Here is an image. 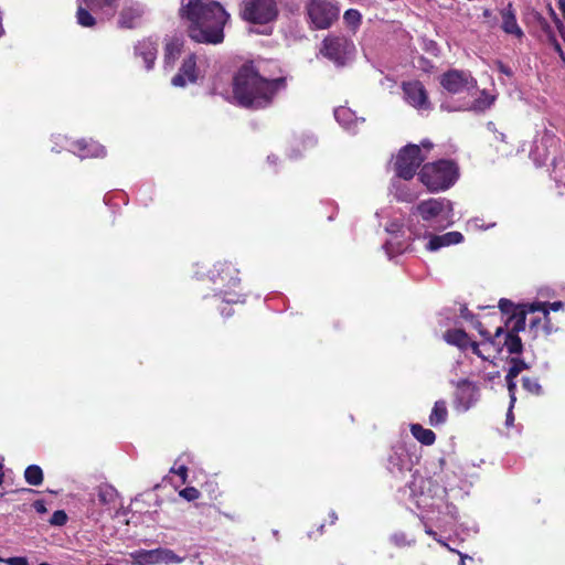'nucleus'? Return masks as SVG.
Segmentation results:
<instances>
[{"instance_id":"1","label":"nucleus","mask_w":565,"mask_h":565,"mask_svg":"<svg viewBox=\"0 0 565 565\" xmlns=\"http://www.w3.org/2000/svg\"><path fill=\"white\" fill-rule=\"evenodd\" d=\"M181 19L189 21L188 34L196 43L220 44L230 13L214 0H181Z\"/></svg>"},{"instance_id":"2","label":"nucleus","mask_w":565,"mask_h":565,"mask_svg":"<svg viewBox=\"0 0 565 565\" xmlns=\"http://www.w3.org/2000/svg\"><path fill=\"white\" fill-rule=\"evenodd\" d=\"M286 87V78L263 77L253 62L243 64L233 77V97L237 105L248 109L269 106L276 93Z\"/></svg>"},{"instance_id":"3","label":"nucleus","mask_w":565,"mask_h":565,"mask_svg":"<svg viewBox=\"0 0 565 565\" xmlns=\"http://www.w3.org/2000/svg\"><path fill=\"white\" fill-rule=\"evenodd\" d=\"M459 177V168L451 160L426 163L419 172L420 181L431 192L445 191L452 186Z\"/></svg>"},{"instance_id":"4","label":"nucleus","mask_w":565,"mask_h":565,"mask_svg":"<svg viewBox=\"0 0 565 565\" xmlns=\"http://www.w3.org/2000/svg\"><path fill=\"white\" fill-rule=\"evenodd\" d=\"M279 15L276 0H243L239 18L250 24L267 25L274 23Z\"/></svg>"},{"instance_id":"5","label":"nucleus","mask_w":565,"mask_h":565,"mask_svg":"<svg viewBox=\"0 0 565 565\" xmlns=\"http://www.w3.org/2000/svg\"><path fill=\"white\" fill-rule=\"evenodd\" d=\"M305 13L311 30H327L339 19L340 9L329 0H306Z\"/></svg>"},{"instance_id":"6","label":"nucleus","mask_w":565,"mask_h":565,"mask_svg":"<svg viewBox=\"0 0 565 565\" xmlns=\"http://www.w3.org/2000/svg\"><path fill=\"white\" fill-rule=\"evenodd\" d=\"M424 160L425 157L422 156L420 146L414 143L406 145L396 156L394 163L396 175L404 180L413 179Z\"/></svg>"},{"instance_id":"7","label":"nucleus","mask_w":565,"mask_h":565,"mask_svg":"<svg viewBox=\"0 0 565 565\" xmlns=\"http://www.w3.org/2000/svg\"><path fill=\"white\" fill-rule=\"evenodd\" d=\"M119 0H78L76 10V22L83 28H94L97 24L94 12L115 11Z\"/></svg>"},{"instance_id":"8","label":"nucleus","mask_w":565,"mask_h":565,"mask_svg":"<svg viewBox=\"0 0 565 565\" xmlns=\"http://www.w3.org/2000/svg\"><path fill=\"white\" fill-rule=\"evenodd\" d=\"M351 47L353 44L345 36L330 34L322 41L320 53L337 65L343 66Z\"/></svg>"},{"instance_id":"9","label":"nucleus","mask_w":565,"mask_h":565,"mask_svg":"<svg viewBox=\"0 0 565 565\" xmlns=\"http://www.w3.org/2000/svg\"><path fill=\"white\" fill-rule=\"evenodd\" d=\"M440 85L450 94H458L465 89L475 88L477 79L468 71L449 70L440 77Z\"/></svg>"},{"instance_id":"10","label":"nucleus","mask_w":565,"mask_h":565,"mask_svg":"<svg viewBox=\"0 0 565 565\" xmlns=\"http://www.w3.org/2000/svg\"><path fill=\"white\" fill-rule=\"evenodd\" d=\"M402 90L405 100L414 108L419 110H429L431 108L427 90L420 81L403 82Z\"/></svg>"},{"instance_id":"11","label":"nucleus","mask_w":565,"mask_h":565,"mask_svg":"<svg viewBox=\"0 0 565 565\" xmlns=\"http://www.w3.org/2000/svg\"><path fill=\"white\" fill-rule=\"evenodd\" d=\"M209 275L214 284L220 282L226 287H236L241 282L238 269L228 262H217Z\"/></svg>"},{"instance_id":"12","label":"nucleus","mask_w":565,"mask_h":565,"mask_svg":"<svg viewBox=\"0 0 565 565\" xmlns=\"http://www.w3.org/2000/svg\"><path fill=\"white\" fill-rule=\"evenodd\" d=\"M198 81L196 55H188L179 72L172 77L171 84L175 87H185L188 84H194Z\"/></svg>"},{"instance_id":"13","label":"nucleus","mask_w":565,"mask_h":565,"mask_svg":"<svg viewBox=\"0 0 565 565\" xmlns=\"http://www.w3.org/2000/svg\"><path fill=\"white\" fill-rule=\"evenodd\" d=\"M544 303L539 302L526 303L524 309H519L518 312L508 317L504 324L505 328L508 331L519 334L521 331L525 330L527 313H534L539 309H542Z\"/></svg>"},{"instance_id":"14","label":"nucleus","mask_w":565,"mask_h":565,"mask_svg":"<svg viewBox=\"0 0 565 565\" xmlns=\"http://www.w3.org/2000/svg\"><path fill=\"white\" fill-rule=\"evenodd\" d=\"M500 15L502 19V31L521 40L524 36V32L518 24L516 12L511 2H509L507 7L500 11Z\"/></svg>"},{"instance_id":"15","label":"nucleus","mask_w":565,"mask_h":565,"mask_svg":"<svg viewBox=\"0 0 565 565\" xmlns=\"http://www.w3.org/2000/svg\"><path fill=\"white\" fill-rule=\"evenodd\" d=\"M72 151L77 154L79 158H98L104 157L106 154L105 148L89 139H79L72 143Z\"/></svg>"},{"instance_id":"16","label":"nucleus","mask_w":565,"mask_h":565,"mask_svg":"<svg viewBox=\"0 0 565 565\" xmlns=\"http://www.w3.org/2000/svg\"><path fill=\"white\" fill-rule=\"evenodd\" d=\"M158 44L151 39H143L135 46V55L141 57L145 62L146 70H151L157 60Z\"/></svg>"},{"instance_id":"17","label":"nucleus","mask_w":565,"mask_h":565,"mask_svg":"<svg viewBox=\"0 0 565 565\" xmlns=\"http://www.w3.org/2000/svg\"><path fill=\"white\" fill-rule=\"evenodd\" d=\"M449 202L444 199H429L417 205V212L425 221H431L439 216Z\"/></svg>"},{"instance_id":"18","label":"nucleus","mask_w":565,"mask_h":565,"mask_svg":"<svg viewBox=\"0 0 565 565\" xmlns=\"http://www.w3.org/2000/svg\"><path fill=\"white\" fill-rule=\"evenodd\" d=\"M477 386L469 380H461L457 383L456 402L468 409L476 401Z\"/></svg>"},{"instance_id":"19","label":"nucleus","mask_w":565,"mask_h":565,"mask_svg":"<svg viewBox=\"0 0 565 565\" xmlns=\"http://www.w3.org/2000/svg\"><path fill=\"white\" fill-rule=\"evenodd\" d=\"M463 241V235L460 232H448L443 235H431L426 249L429 252H436L441 247L459 244Z\"/></svg>"},{"instance_id":"20","label":"nucleus","mask_w":565,"mask_h":565,"mask_svg":"<svg viewBox=\"0 0 565 565\" xmlns=\"http://www.w3.org/2000/svg\"><path fill=\"white\" fill-rule=\"evenodd\" d=\"M501 337L504 338L503 343L501 344L500 339H498L497 345H493L499 353L502 352L503 348L507 349L509 354L520 355L523 352V343L519 334L503 329Z\"/></svg>"},{"instance_id":"21","label":"nucleus","mask_w":565,"mask_h":565,"mask_svg":"<svg viewBox=\"0 0 565 565\" xmlns=\"http://www.w3.org/2000/svg\"><path fill=\"white\" fill-rule=\"evenodd\" d=\"M462 317L466 320H470L472 322L473 328L479 332V334L482 338H484V340L488 341L489 344L497 345V340L500 339L501 334L503 333V327H498L494 331V334L491 335V333L487 329H484L482 322L476 319V316L473 313H463Z\"/></svg>"},{"instance_id":"22","label":"nucleus","mask_w":565,"mask_h":565,"mask_svg":"<svg viewBox=\"0 0 565 565\" xmlns=\"http://www.w3.org/2000/svg\"><path fill=\"white\" fill-rule=\"evenodd\" d=\"M97 501L100 505L110 509L115 505L118 499V492L115 487L108 483H103L96 488Z\"/></svg>"},{"instance_id":"23","label":"nucleus","mask_w":565,"mask_h":565,"mask_svg":"<svg viewBox=\"0 0 565 565\" xmlns=\"http://www.w3.org/2000/svg\"><path fill=\"white\" fill-rule=\"evenodd\" d=\"M444 339L448 344L455 345L460 350H467L470 344V337L462 329H449L444 333Z\"/></svg>"},{"instance_id":"24","label":"nucleus","mask_w":565,"mask_h":565,"mask_svg":"<svg viewBox=\"0 0 565 565\" xmlns=\"http://www.w3.org/2000/svg\"><path fill=\"white\" fill-rule=\"evenodd\" d=\"M142 11L135 7H125L119 13L118 25L122 29H134L141 18Z\"/></svg>"},{"instance_id":"25","label":"nucleus","mask_w":565,"mask_h":565,"mask_svg":"<svg viewBox=\"0 0 565 565\" xmlns=\"http://www.w3.org/2000/svg\"><path fill=\"white\" fill-rule=\"evenodd\" d=\"M448 418L447 404L444 399L437 401L434 404L431 413L429 415V424L434 427L443 425Z\"/></svg>"},{"instance_id":"26","label":"nucleus","mask_w":565,"mask_h":565,"mask_svg":"<svg viewBox=\"0 0 565 565\" xmlns=\"http://www.w3.org/2000/svg\"><path fill=\"white\" fill-rule=\"evenodd\" d=\"M411 433L416 440L425 446H431L436 440V435L431 429L424 428L420 424H412Z\"/></svg>"},{"instance_id":"27","label":"nucleus","mask_w":565,"mask_h":565,"mask_svg":"<svg viewBox=\"0 0 565 565\" xmlns=\"http://www.w3.org/2000/svg\"><path fill=\"white\" fill-rule=\"evenodd\" d=\"M215 302L217 303V307H221V305H235V303H244L245 302V296L239 292H232V291H220L213 296Z\"/></svg>"},{"instance_id":"28","label":"nucleus","mask_w":565,"mask_h":565,"mask_svg":"<svg viewBox=\"0 0 565 565\" xmlns=\"http://www.w3.org/2000/svg\"><path fill=\"white\" fill-rule=\"evenodd\" d=\"M156 563L157 564H181L183 562V557L177 555L172 550L169 548H154Z\"/></svg>"},{"instance_id":"29","label":"nucleus","mask_w":565,"mask_h":565,"mask_svg":"<svg viewBox=\"0 0 565 565\" xmlns=\"http://www.w3.org/2000/svg\"><path fill=\"white\" fill-rule=\"evenodd\" d=\"M24 479L30 486H40L44 480L43 470L38 465H30L24 470Z\"/></svg>"},{"instance_id":"30","label":"nucleus","mask_w":565,"mask_h":565,"mask_svg":"<svg viewBox=\"0 0 565 565\" xmlns=\"http://www.w3.org/2000/svg\"><path fill=\"white\" fill-rule=\"evenodd\" d=\"M130 556L136 565H157L154 550H137Z\"/></svg>"},{"instance_id":"31","label":"nucleus","mask_w":565,"mask_h":565,"mask_svg":"<svg viewBox=\"0 0 565 565\" xmlns=\"http://www.w3.org/2000/svg\"><path fill=\"white\" fill-rule=\"evenodd\" d=\"M182 51V43L178 40L169 41L164 46V62L173 64Z\"/></svg>"},{"instance_id":"32","label":"nucleus","mask_w":565,"mask_h":565,"mask_svg":"<svg viewBox=\"0 0 565 565\" xmlns=\"http://www.w3.org/2000/svg\"><path fill=\"white\" fill-rule=\"evenodd\" d=\"M495 97L493 95L482 90L480 96L473 100L471 108L476 111H484L492 106Z\"/></svg>"},{"instance_id":"33","label":"nucleus","mask_w":565,"mask_h":565,"mask_svg":"<svg viewBox=\"0 0 565 565\" xmlns=\"http://www.w3.org/2000/svg\"><path fill=\"white\" fill-rule=\"evenodd\" d=\"M510 369L508 371V374H507V377H510V379H515L523 370H527L529 369V364L518 358V356H513L510 359Z\"/></svg>"},{"instance_id":"34","label":"nucleus","mask_w":565,"mask_h":565,"mask_svg":"<svg viewBox=\"0 0 565 565\" xmlns=\"http://www.w3.org/2000/svg\"><path fill=\"white\" fill-rule=\"evenodd\" d=\"M526 303H520L515 305L513 301L507 298H501L499 300V309L503 315H507L508 317L518 312L519 309H524Z\"/></svg>"},{"instance_id":"35","label":"nucleus","mask_w":565,"mask_h":565,"mask_svg":"<svg viewBox=\"0 0 565 565\" xmlns=\"http://www.w3.org/2000/svg\"><path fill=\"white\" fill-rule=\"evenodd\" d=\"M522 386L526 392L533 395H541L543 393L542 386L536 377L523 376Z\"/></svg>"},{"instance_id":"36","label":"nucleus","mask_w":565,"mask_h":565,"mask_svg":"<svg viewBox=\"0 0 565 565\" xmlns=\"http://www.w3.org/2000/svg\"><path fill=\"white\" fill-rule=\"evenodd\" d=\"M537 311H541L543 313V324H542V333L544 335H550L552 334L555 329L551 322V318H550V311L547 309V303H544L543 308L542 309H539Z\"/></svg>"},{"instance_id":"37","label":"nucleus","mask_w":565,"mask_h":565,"mask_svg":"<svg viewBox=\"0 0 565 565\" xmlns=\"http://www.w3.org/2000/svg\"><path fill=\"white\" fill-rule=\"evenodd\" d=\"M343 19L350 26L356 28L362 20L361 13L355 9H349L344 12Z\"/></svg>"},{"instance_id":"38","label":"nucleus","mask_w":565,"mask_h":565,"mask_svg":"<svg viewBox=\"0 0 565 565\" xmlns=\"http://www.w3.org/2000/svg\"><path fill=\"white\" fill-rule=\"evenodd\" d=\"M68 516L64 510H57L55 511L51 519L49 520V523L53 526H63L67 523Z\"/></svg>"},{"instance_id":"39","label":"nucleus","mask_w":565,"mask_h":565,"mask_svg":"<svg viewBox=\"0 0 565 565\" xmlns=\"http://www.w3.org/2000/svg\"><path fill=\"white\" fill-rule=\"evenodd\" d=\"M387 468L392 472H395V471L402 472L403 471V461L396 451H394L392 455H390Z\"/></svg>"},{"instance_id":"40","label":"nucleus","mask_w":565,"mask_h":565,"mask_svg":"<svg viewBox=\"0 0 565 565\" xmlns=\"http://www.w3.org/2000/svg\"><path fill=\"white\" fill-rule=\"evenodd\" d=\"M179 495L186 501H194L199 499L200 491L195 487H186L179 492Z\"/></svg>"},{"instance_id":"41","label":"nucleus","mask_w":565,"mask_h":565,"mask_svg":"<svg viewBox=\"0 0 565 565\" xmlns=\"http://www.w3.org/2000/svg\"><path fill=\"white\" fill-rule=\"evenodd\" d=\"M170 472L174 473V475H178L181 480H182V483H185L186 482V478H188V468L184 466V465H181L179 466L178 468L175 467H172Z\"/></svg>"},{"instance_id":"42","label":"nucleus","mask_w":565,"mask_h":565,"mask_svg":"<svg viewBox=\"0 0 565 565\" xmlns=\"http://www.w3.org/2000/svg\"><path fill=\"white\" fill-rule=\"evenodd\" d=\"M543 318H534L530 321V330L534 332V337L539 335V329H542Z\"/></svg>"},{"instance_id":"43","label":"nucleus","mask_w":565,"mask_h":565,"mask_svg":"<svg viewBox=\"0 0 565 565\" xmlns=\"http://www.w3.org/2000/svg\"><path fill=\"white\" fill-rule=\"evenodd\" d=\"M514 380H515V379H510V377H507V376H505L507 386H508V390H509V393H510V396H511L512 402H514V401H515L514 392H515V390H516V384H515Z\"/></svg>"},{"instance_id":"44","label":"nucleus","mask_w":565,"mask_h":565,"mask_svg":"<svg viewBox=\"0 0 565 565\" xmlns=\"http://www.w3.org/2000/svg\"><path fill=\"white\" fill-rule=\"evenodd\" d=\"M33 508L39 514H44L47 512V509L45 507V502L43 500H35L33 502Z\"/></svg>"},{"instance_id":"45","label":"nucleus","mask_w":565,"mask_h":565,"mask_svg":"<svg viewBox=\"0 0 565 565\" xmlns=\"http://www.w3.org/2000/svg\"><path fill=\"white\" fill-rule=\"evenodd\" d=\"M218 309L221 311V315L225 318H230L234 315L233 309L226 305H221V307H218Z\"/></svg>"},{"instance_id":"46","label":"nucleus","mask_w":565,"mask_h":565,"mask_svg":"<svg viewBox=\"0 0 565 565\" xmlns=\"http://www.w3.org/2000/svg\"><path fill=\"white\" fill-rule=\"evenodd\" d=\"M8 563L10 565H28V561L25 557H11L8 559Z\"/></svg>"},{"instance_id":"47","label":"nucleus","mask_w":565,"mask_h":565,"mask_svg":"<svg viewBox=\"0 0 565 565\" xmlns=\"http://www.w3.org/2000/svg\"><path fill=\"white\" fill-rule=\"evenodd\" d=\"M546 303H547L548 311L550 310L558 311V310L564 308V302L563 301H554V302H546Z\"/></svg>"},{"instance_id":"48","label":"nucleus","mask_w":565,"mask_h":565,"mask_svg":"<svg viewBox=\"0 0 565 565\" xmlns=\"http://www.w3.org/2000/svg\"><path fill=\"white\" fill-rule=\"evenodd\" d=\"M469 348H471L472 352L478 355L479 358L486 360V358L482 355L480 349H479V344L475 341H471L470 340V344H469Z\"/></svg>"},{"instance_id":"49","label":"nucleus","mask_w":565,"mask_h":565,"mask_svg":"<svg viewBox=\"0 0 565 565\" xmlns=\"http://www.w3.org/2000/svg\"><path fill=\"white\" fill-rule=\"evenodd\" d=\"M430 537H433L435 541H437L438 543L447 546V544L445 542H443L440 539H438V534L437 532H435L434 530L431 529H426L425 531Z\"/></svg>"},{"instance_id":"50","label":"nucleus","mask_w":565,"mask_h":565,"mask_svg":"<svg viewBox=\"0 0 565 565\" xmlns=\"http://www.w3.org/2000/svg\"><path fill=\"white\" fill-rule=\"evenodd\" d=\"M554 42H555V44H554L555 51H557L559 53L561 57L565 61L564 52H563L559 43L556 40H554Z\"/></svg>"},{"instance_id":"51","label":"nucleus","mask_w":565,"mask_h":565,"mask_svg":"<svg viewBox=\"0 0 565 565\" xmlns=\"http://www.w3.org/2000/svg\"><path fill=\"white\" fill-rule=\"evenodd\" d=\"M558 9L562 12L563 18L565 19V0H558Z\"/></svg>"},{"instance_id":"52","label":"nucleus","mask_w":565,"mask_h":565,"mask_svg":"<svg viewBox=\"0 0 565 565\" xmlns=\"http://www.w3.org/2000/svg\"><path fill=\"white\" fill-rule=\"evenodd\" d=\"M539 20L543 29H550L547 21L542 15L539 17Z\"/></svg>"},{"instance_id":"53","label":"nucleus","mask_w":565,"mask_h":565,"mask_svg":"<svg viewBox=\"0 0 565 565\" xmlns=\"http://www.w3.org/2000/svg\"><path fill=\"white\" fill-rule=\"evenodd\" d=\"M422 147L426 150H430L433 148V143L428 140L422 141Z\"/></svg>"},{"instance_id":"54","label":"nucleus","mask_w":565,"mask_h":565,"mask_svg":"<svg viewBox=\"0 0 565 565\" xmlns=\"http://www.w3.org/2000/svg\"><path fill=\"white\" fill-rule=\"evenodd\" d=\"M482 15L484 18H491L492 17V11L490 9H484L483 12H482Z\"/></svg>"},{"instance_id":"55","label":"nucleus","mask_w":565,"mask_h":565,"mask_svg":"<svg viewBox=\"0 0 565 565\" xmlns=\"http://www.w3.org/2000/svg\"><path fill=\"white\" fill-rule=\"evenodd\" d=\"M501 72L509 74V71L504 66H501Z\"/></svg>"},{"instance_id":"56","label":"nucleus","mask_w":565,"mask_h":565,"mask_svg":"<svg viewBox=\"0 0 565 565\" xmlns=\"http://www.w3.org/2000/svg\"><path fill=\"white\" fill-rule=\"evenodd\" d=\"M545 137H550V138H551V139H553V140H554V139H556V138H555V135H552V136H547V135H545Z\"/></svg>"},{"instance_id":"57","label":"nucleus","mask_w":565,"mask_h":565,"mask_svg":"<svg viewBox=\"0 0 565 565\" xmlns=\"http://www.w3.org/2000/svg\"><path fill=\"white\" fill-rule=\"evenodd\" d=\"M341 110L335 111V116L338 117ZM342 111H345L344 109Z\"/></svg>"},{"instance_id":"58","label":"nucleus","mask_w":565,"mask_h":565,"mask_svg":"<svg viewBox=\"0 0 565 565\" xmlns=\"http://www.w3.org/2000/svg\"><path fill=\"white\" fill-rule=\"evenodd\" d=\"M333 516V520H331V523H334V520H337V516H334V514H332Z\"/></svg>"},{"instance_id":"59","label":"nucleus","mask_w":565,"mask_h":565,"mask_svg":"<svg viewBox=\"0 0 565 565\" xmlns=\"http://www.w3.org/2000/svg\"><path fill=\"white\" fill-rule=\"evenodd\" d=\"M333 516V520H331V523H334V520H337V516H334V514H332Z\"/></svg>"},{"instance_id":"60","label":"nucleus","mask_w":565,"mask_h":565,"mask_svg":"<svg viewBox=\"0 0 565 565\" xmlns=\"http://www.w3.org/2000/svg\"><path fill=\"white\" fill-rule=\"evenodd\" d=\"M323 524H320V527H319V531L321 532V530L323 529Z\"/></svg>"},{"instance_id":"61","label":"nucleus","mask_w":565,"mask_h":565,"mask_svg":"<svg viewBox=\"0 0 565 565\" xmlns=\"http://www.w3.org/2000/svg\"><path fill=\"white\" fill-rule=\"evenodd\" d=\"M39 565H51V564H49V563H41V564H39Z\"/></svg>"}]
</instances>
